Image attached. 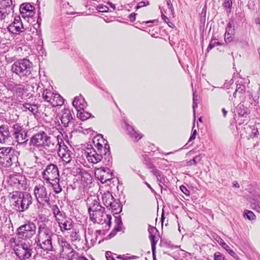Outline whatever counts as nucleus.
Returning a JSON list of instances; mask_svg holds the SVG:
<instances>
[{
    "instance_id": "nucleus-50",
    "label": "nucleus",
    "mask_w": 260,
    "mask_h": 260,
    "mask_svg": "<svg viewBox=\"0 0 260 260\" xmlns=\"http://www.w3.org/2000/svg\"><path fill=\"white\" fill-rule=\"evenodd\" d=\"M223 6L224 8H228L229 9H231L232 7V2L231 0H225L223 4Z\"/></svg>"
},
{
    "instance_id": "nucleus-41",
    "label": "nucleus",
    "mask_w": 260,
    "mask_h": 260,
    "mask_svg": "<svg viewBox=\"0 0 260 260\" xmlns=\"http://www.w3.org/2000/svg\"><path fill=\"white\" fill-rule=\"evenodd\" d=\"M17 26H24L20 16H16L13 22L9 25L7 27H14Z\"/></svg>"
},
{
    "instance_id": "nucleus-29",
    "label": "nucleus",
    "mask_w": 260,
    "mask_h": 260,
    "mask_svg": "<svg viewBox=\"0 0 260 260\" xmlns=\"http://www.w3.org/2000/svg\"><path fill=\"white\" fill-rule=\"evenodd\" d=\"M108 208L114 214H118L122 211V206L120 202L114 200Z\"/></svg>"
},
{
    "instance_id": "nucleus-11",
    "label": "nucleus",
    "mask_w": 260,
    "mask_h": 260,
    "mask_svg": "<svg viewBox=\"0 0 260 260\" xmlns=\"http://www.w3.org/2000/svg\"><path fill=\"white\" fill-rule=\"evenodd\" d=\"M34 193L39 204L43 205H50L49 195L47 194L46 187L43 185L36 186L34 189Z\"/></svg>"
},
{
    "instance_id": "nucleus-38",
    "label": "nucleus",
    "mask_w": 260,
    "mask_h": 260,
    "mask_svg": "<svg viewBox=\"0 0 260 260\" xmlns=\"http://www.w3.org/2000/svg\"><path fill=\"white\" fill-rule=\"evenodd\" d=\"M23 106L26 110H29L34 114H35L38 111V107L36 105H31L26 103L23 104Z\"/></svg>"
},
{
    "instance_id": "nucleus-34",
    "label": "nucleus",
    "mask_w": 260,
    "mask_h": 260,
    "mask_svg": "<svg viewBox=\"0 0 260 260\" xmlns=\"http://www.w3.org/2000/svg\"><path fill=\"white\" fill-rule=\"evenodd\" d=\"M54 93L50 90L46 89L44 90L42 93V97L43 99L48 103H50L52 97H53Z\"/></svg>"
},
{
    "instance_id": "nucleus-52",
    "label": "nucleus",
    "mask_w": 260,
    "mask_h": 260,
    "mask_svg": "<svg viewBox=\"0 0 260 260\" xmlns=\"http://www.w3.org/2000/svg\"><path fill=\"white\" fill-rule=\"evenodd\" d=\"M214 260H223V257L219 252H216L214 255Z\"/></svg>"
},
{
    "instance_id": "nucleus-10",
    "label": "nucleus",
    "mask_w": 260,
    "mask_h": 260,
    "mask_svg": "<svg viewBox=\"0 0 260 260\" xmlns=\"http://www.w3.org/2000/svg\"><path fill=\"white\" fill-rule=\"evenodd\" d=\"M43 178L46 183H48L59 178V172L56 165L51 164L48 165L43 172Z\"/></svg>"
},
{
    "instance_id": "nucleus-59",
    "label": "nucleus",
    "mask_w": 260,
    "mask_h": 260,
    "mask_svg": "<svg viewBox=\"0 0 260 260\" xmlns=\"http://www.w3.org/2000/svg\"><path fill=\"white\" fill-rule=\"evenodd\" d=\"M161 18L166 23H169V19L162 13H161Z\"/></svg>"
},
{
    "instance_id": "nucleus-49",
    "label": "nucleus",
    "mask_w": 260,
    "mask_h": 260,
    "mask_svg": "<svg viewBox=\"0 0 260 260\" xmlns=\"http://www.w3.org/2000/svg\"><path fill=\"white\" fill-rule=\"evenodd\" d=\"M149 5V3L148 2L142 1V2H139L138 4V5L136 7V9L137 10V9H139L143 7L148 6Z\"/></svg>"
},
{
    "instance_id": "nucleus-60",
    "label": "nucleus",
    "mask_w": 260,
    "mask_h": 260,
    "mask_svg": "<svg viewBox=\"0 0 260 260\" xmlns=\"http://www.w3.org/2000/svg\"><path fill=\"white\" fill-rule=\"evenodd\" d=\"M198 107L197 101H193L192 108L193 110L194 115L195 114V108Z\"/></svg>"
},
{
    "instance_id": "nucleus-24",
    "label": "nucleus",
    "mask_w": 260,
    "mask_h": 260,
    "mask_svg": "<svg viewBox=\"0 0 260 260\" xmlns=\"http://www.w3.org/2000/svg\"><path fill=\"white\" fill-rule=\"evenodd\" d=\"M72 104L77 111L83 110V109L87 106V103L81 95L76 96L73 101Z\"/></svg>"
},
{
    "instance_id": "nucleus-43",
    "label": "nucleus",
    "mask_w": 260,
    "mask_h": 260,
    "mask_svg": "<svg viewBox=\"0 0 260 260\" xmlns=\"http://www.w3.org/2000/svg\"><path fill=\"white\" fill-rule=\"evenodd\" d=\"M245 87L242 84L237 85L236 89L233 94V96L235 98L237 94H241L245 92Z\"/></svg>"
},
{
    "instance_id": "nucleus-4",
    "label": "nucleus",
    "mask_w": 260,
    "mask_h": 260,
    "mask_svg": "<svg viewBox=\"0 0 260 260\" xmlns=\"http://www.w3.org/2000/svg\"><path fill=\"white\" fill-rule=\"evenodd\" d=\"M12 71L18 75L24 82H28L29 78H33L31 75L32 64L25 58L15 61L12 66Z\"/></svg>"
},
{
    "instance_id": "nucleus-9",
    "label": "nucleus",
    "mask_w": 260,
    "mask_h": 260,
    "mask_svg": "<svg viewBox=\"0 0 260 260\" xmlns=\"http://www.w3.org/2000/svg\"><path fill=\"white\" fill-rule=\"evenodd\" d=\"M13 135L18 142L20 144H25L28 141L27 131L20 123H15L12 126Z\"/></svg>"
},
{
    "instance_id": "nucleus-13",
    "label": "nucleus",
    "mask_w": 260,
    "mask_h": 260,
    "mask_svg": "<svg viewBox=\"0 0 260 260\" xmlns=\"http://www.w3.org/2000/svg\"><path fill=\"white\" fill-rule=\"evenodd\" d=\"M58 242L60 247V252L62 256H67L69 259L72 260L76 254V252L66 240L58 239Z\"/></svg>"
},
{
    "instance_id": "nucleus-55",
    "label": "nucleus",
    "mask_w": 260,
    "mask_h": 260,
    "mask_svg": "<svg viewBox=\"0 0 260 260\" xmlns=\"http://www.w3.org/2000/svg\"><path fill=\"white\" fill-rule=\"evenodd\" d=\"M115 224H122L121 217L120 216L115 217Z\"/></svg>"
},
{
    "instance_id": "nucleus-61",
    "label": "nucleus",
    "mask_w": 260,
    "mask_h": 260,
    "mask_svg": "<svg viewBox=\"0 0 260 260\" xmlns=\"http://www.w3.org/2000/svg\"><path fill=\"white\" fill-rule=\"evenodd\" d=\"M106 258L107 260H115L113 257H111L109 255L108 252L106 253Z\"/></svg>"
},
{
    "instance_id": "nucleus-54",
    "label": "nucleus",
    "mask_w": 260,
    "mask_h": 260,
    "mask_svg": "<svg viewBox=\"0 0 260 260\" xmlns=\"http://www.w3.org/2000/svg\"><path fill=\"white\" fill-rule=\"evenodd\" d=\"M156 231H157V229L155 227L151 226L149 225V228H148V232L149 233V235H153V233H154V232H156Z\"/></svg>"
},
{
    "instance_id": "nucleus-23",
    "label": "nucleus",
    "mask_w": 260,
    "mask_h": 260,
    "mask_svg": "<svg viewBox=\"0 0 260 260\" xmlns=\"http://www.w3.org/2000/svg\"><path fill=\"white\" fill-rule=\"evenodd\" d=\"M54 238H50V239H45L43 240H36L37 245L44 250L53 251L54 250L52 245V240Z\"/></svg>"
},
{
    "instance_id": "nucleus-45",
    "label": "nucleus",
    "mask_w": 260,
    "mask_h": 260,
    "mask_svg": "<svg viewBox=\"0 0 260 260\" xmlns=\"http://www.w3.org/2000/svg\"><path fill=\"white\" fill-rule=\"evenodd\" d=\"M71 238L72 241H79L80 240V235L79 232L74 231L71 234Z\"/></svg>"
},
{
    "instance_id": "nucleus-39",
    "label": "nucleus",
    "mask_w": 260,
    "mask_h": 260,
    "mask_svg": "<svg viewBox=\"0 0 260 260\" xmlns=\"http://www.w3.org/2000/svg\"><path fill=\"white\" fill-rule=\"evenodd\" d=\"M202 157L203 156L201 154L196 156L192 159L187 162V166H191L192 165H196L198 162L201 160Z\"/></svg>"
},
{
    "instance_id": "nucleus-2",
    "label": "nucleus",
    "mask_w": 260,
    "mask_h": 260,
    "mask_svg": "<svg viewBox=\"0 0 260 260\" xmlns=\"http://www.w3.org/2000/svg\"><path fill=\"white\" fill-rule=\"evenodd\" d=\"M88 210L90 220L94 223L106 224V228H109L111 224V216L105 212V208L99 203L98 197L89 198L87 200Z\"/></svg>"
},
{
    "instance_id": "nucleus-36",
    "label": "nucleus",
    "mask_w": 260,
    "mask_h": 260,
    "mask_svg": "<svg viewBox=\"0 0 260 260\" xmlns=\"http://www.w3.org/2000/svg\"><path fill=\"white\" fill-rule=\"evenodd\" d=\"M149 237L151 241V248L153 253V258L154 259H155L154 252L156 248V245L158 239L154 235H149Z\"/></svg>"
},
{
    "instance_id": "nucleus-64",
    "label": "nucleus",
    "mask_w": 260,
    "mask_h": 260,
    "mask_svg": "<svg viewBox=\"0 0 260 260\" xmlns=\"http://www.w3.org/2000/svg\"><path fill=\"white\" fill-rule=\"evenodd\" d=\"M228 252L232 256H233L234 255L236 254L235 252L233 250H232L231 249H229Z\"/></svg>"
},
{
    "instance_id": "nucleus-15",
    "label": "nucleus",
    "mask_w": 260,
    "mask_h": 260,
    "mask_svg": "<svg viewBox=\"0 0 260 260\" xmlns=\"http://www.w3.org/2000/svg\"><path fill=\"white\" fill-rule=\"evenodd\" d=\"M85 155L90 162L96 164L101 160L103 161L104 156L102 153H100L98 150H95L93 148H88L85 152Z\"/></svg>"
},
{
    "instance_id": "nucleus-27",
    "label": "nucleus",
    "mask_w": 260,
    "mask_h": 260,
    "mask_svg": "<svg viewBox=\"0 0 260 260\" xmlns=\"http://www.w3.org/2000/svg\"><path fill=\"white\" fill-rule=\"evenodd\" d=\"M125 128L127 134L134 140L138 141L142 137L141 134L135 131L133 127L127 123H125Z\"/></svg>"
},
{
    "instance_id": "nucleus-51",
    "label": "nucleus",
    "mask_w": 260,
    "mask_h": 260,
    "mask_svg": "<svg viewBox=\"0 0 260 260\" xmlns=\"http://www.w3.org/2000/svg\"><path fill=\"white\" fill-rule=\"evenodd\" d=\"M167 3L168 7V9H169L171 14L172 15H174V9H173V5L171 3L170 0H168L167 1Z\"/></svg>"
},
{
    "instance_id": "nucleus-31",
    "label": "nucleus",
    "mask_w": 260,
    "mask_h": 260,
    "mask_svg": "<svg viewBox=\"0 0 260 260\" xmlns=\"http://www.w3.org/2000/svg\"><path fill=\"white\" fill-rule=\"evenodd\" d=\"M8 31L14 35H20L25 31L26 28L24 26H17L14 27H7Z\"/></svg>"
},
{
    "instance_id": "nucleus-37",
    "label": "nucleus",
    "mask_w": 260,
    "mask_h": 260,
    "mask_svg": "<svg viewBox=\"0 0 260 260\" xmlns=\"http://www.w3.org/2000/svg\"><path fill=\"white\" fill-rule=\"evenodd\" d=\"M53 213L55 217L56 220L57 221V218L62 219V218H65L63 216V213L60 211L57 206H55L53 208Z\"/></svg>"
},
{
    "instance_id": "nucleus-32",
    "label": "nucleus",
    "mask_w": 260,
    "mask_h": 260,
    "mask_svg": "<svg viewBox=\"0 0 260 260\" xmlns=\"http://www.w3.org/2000/svg\"><path fill=\"white\" fill-rule=\"evenodd\" d=\"M59 178L56 179L55 181H51V182L48 183L51 187H52L54 192L56 193H60L62 190V188L60 187V185L59 183Z\"/></svg>"
},
{
    "instance_id": "nucleus-7",
    "label": "nucleus",
    "mask_w": 260,
    "mask_h": 260,
    "mask_svg": "<svg viewBox=\"0 0 260 260\" xmlns=\"http://www.w3.org/2000/svg\"><path fill=\"white\" fill-rule=\"evenodd\" d=\"M32 249L29 242H21L14 247V250L20 260H26L31 257L33 252Z\"/></svg>"
},
{
    "instance_id": "nucleus-6",
    "label": "nucleus",
    "mask_w": 260,
    "mask_h": 260,
    "mask_svg": "<svg viewBox=\"0 0 260 260\" xmlns=\"http://www.w3.org/2000/svg\"><path fill=\"white\" fill-rule=\"evenodd\" d=\"M98 142L94 144L95 146L100 153H102L104 156L103 163L106 166H110L112 164V157L110 151V146L107 144V141L104 140L102 136L94 137L93 142L95 143V141Z\"/></svg>"
},
{
    "instance_id": "nucleus-40",
    "label": "nucleus",
    "mask_w": 260,
    "mask_h": 260,
    "mask_svg": "<svg viewBox=\"0 0 260 260\" xmlns=\"http://www.w3.org/2000/svg\"><path fill=\"white\" fill-rule=\"evenodd\" d=\"M250 207L252 209L260 213V201L253 199L251 202Z\"/></svg>"
},
{
    "instance_id": "nucleus-21",
    "label": "nucleus",
    "mask_w": 260,
    "mask_h": 260,
    "mask_svg": "<svg viewBox=\"0 0 260 260\" xmlns=\"http://www.w3.org/2000/svg\"><path fill=\"white\" fill-rule=\"evenodd\" d=\"M34 7L29 4H23L20 7V12L23 18L31 17L34 14Z\"/></svg>"
},
{
    "instance_id": "nucleus-57",
    "label": "nucleus",
    "mask_w": 260,
    "mask_h": 260,
    "mask_svg": "<svg viewBox=\"0 0 260 260\" xmlns=\"http://www.w3.org/2000/svg\"><path fill=\"white\" fill-rule=\"evenodd\" d=\"M137 14L133 13L129 15V18L131 22H134L136 20V16Z\"/></svg>"
},
{
    "instance_id": "nucleus-56",
    "label": "nucleus",
    "mask_w": 260,
    "mask_h": 260,
    "mask_svg": "<svg viewBox=\"0 0 260 260\" xmlns=\"http://www.w3.org/2000/svg\"><path fill=\"white\" fill-rule=\"evenodd\" d=\"M122 224H116L113 232H118L121 230Z\"/></svg>"
},
{
    "instance_id": "nucleus-22",
    "label": "nucleus",
    "mask_w": 260,
    "mask_h": 260,
    "mask_svg": "<svg viewBox=\"0 0 260 260\" xmlns=\"http://www.w3.org/2000/svg\"><path fill=\"white\" fill-rule=\"evenodd\" d=\"M235 34V26L233 21H230L227 24L224 34V40L226 43H230L233 41Z\"/></svg>"
},
{
    "instance_id": "nucleus-26",
    "label": "nucleus",
    "mask_w": 260,
    "mask_h": 260,
    "mask_svg": "<svg viewBox=\"0 0 260 260\" xmlns=\"http://www.w3.org/2000/svg\"><path fill=\"white\" fill-rule=\"evenodd\" d=\"M6 88L10 91L15 92L16 93L22 94L24 86L20 84H15L14 83H8L6 85Z\"/></svg>"
},
{
    "instance_id": "nucleus-62",
    "label": "nucleus",
    "mask_w": 260,
    "mask_h": 260,
    "mask_svg": "<svg viewBox=\"0 0 260 260\" xmlns=\"http://www.w3.org/2000/svg\"><path fill=\"white\" fill-rule=\"evenodd\" d=\"M145 184L147 185V186L151 190V191L153 192L154 191V189L151 187L150 185L148 184L147 182H145Z\"/></svg>"
},
{
    "instance_id": "nucleus-48",
    "label": "nucleus",
    "mask_w": 260,
    "mask_h": 260,
    "mask_svg": "<svg viewBox=\"0 0 260 260\" xmlns=\"http://www.w3.org/2000/svg\"><path fill=\"white\" fill-rule=\"evenodd\" d=\"M250 128L251 129V135L254 137H257L259 135V132L257 128H255L254 126H252V127H250Z\"/></svg>"
},
{
    "instance_id": "nucleus-42",
    "label": "nucleus",
    "mask_w": 260,
    "mask_h": 260,
    "mask_svg": "<svg viewBox=\"0 0 260 260\" xmlns=\"http://www.w3.org/2000/svg\"><path fill=\"white\" fill-rule=\"evenodd\" d=\"M17 26H24L20 16H16L13 22L9 25L7 27H14Z\"/></svg>"
},
{
    "instance_id": "nucleus-30",
    "label": "nucleus",
    "mask_w": 260,
    "mask_h": 260,
    "mask_svg": "<svg viewBox=\"0 0 260 260\" xmlns=\"http://www.w3.org/2000/svg\"><path fill=\"white\" fill-rule=\"evenodd\" d=\"M102 199L104 205L108 208L113 202L114 198L110 192H107L103 194Z\"/></svg>"
},
{
    "instance_id": "nucleus-25",
    "label": "nucleus",
    "mask_w": 260,
    "mask_h": 260,
    "mask_svg": "<svg viewBox=\"0 0 260 260\" xmlns=\"http://www.w3.org/2000/svg\"><path fill=\"white\" fill-rule=\"evenodd\" d=\"M10 137V133L7 125L0 126V143H4Z\"/></svg>"
},
{
    "instance_id": "nucleus-28",
    "label": "nucleus",
    "mask_w": 260,
    "mask_h": 260,
    "mask_svg": "<svg viewBox=\"0 0 260 260\" xmlns=\"http://www.w3.org/2000/svg\"><path fill=\"white\" fill-rule=\"evenodd\" d=\"M63 103V99L60 94L54 93L49 104H50L53 107H57L62 105Z\"/></svg>"
},
{
    "instance_id": "nucleus-5",
    "label": "nucleus",
    "mask_w": 260,
    "mask_h": 260,
    "mask_svg": "<svg viewBox=\"0 0 260 260\" xmlns=\"http://www.w3.org/2000/svg\"><path fill=\"white\" fill-rule=\"evenodd\" d=\"M19 152L12 147H2L0 148V165L7 168L13 165L17 166Z\"/></svg>"
},
{
    "instance_id": "nucleus-16",
    "label": "nucleus",
    "mask_w": 260,
    "mask_h": 260,
    "mask_svg": "<svg viewBox=\"0 0 260 260\" xmlns=\"http://www.w3.org/2000/svg\"><path fill=\"white\" fill-rule=\"evenodd\" d=\"M12 10V0H0V22L4 20Z\"/></svg>"
},
{
    "instance_id": "nucleus-19",
    "label": "nucleus",
    "mask_w": 260,
    "mask_h": 260,
    "mask_svg": "<svg viewBox=\"0 0 260 260\" xmlns=\"http://www.w3.org/2000/svg\"><path fill=\"white\" fill-rule=\"evenodd\" d=\"M57 222L62 232L71 230L73 228V222L70 218L65 217L62 219L57 218Z\"/></svg>"
},
{
    "instance_id": "nucleus-20",
    "label": "nucleus",
    "mask_w": 260,
    "mask_h": 260,
    "mask_svg": "<svg viewBox=\"0 0 260 260\" xmlns=\"http://www.w3.org/2000/svg\"><path fill=\"white\" fill-rule=\"evenodd\" d=\"M95 175L103 183L107 182V181H110L111 177V174L106 172V169L104 168L96 169Z\"/></svg>"
},
{
    "instance_id": "nucleus-46",
    "label": "nucleus",
    "mask_w": 260,
    "mask_h": 260,
    "mask_svg": "<svg viewBox=\"0 0 260 260\" xmlns=\"http://www.w3.org/2000/svg\"><path fill=\"white\" fill-rule=\"evenodd\" d=\"M215 240L222 246L223 248H225V247H229V246L224 243L223 240L219 236H216Z\"/></svg>"
},
{
    "instance_id": "nucleus-12",
    "label": "nucleus",
    "mask_w": 260,
    "mask_h": 260,
    "mask_svg": "<svg viewBox=\"0 0 260 260\" xmlns=\"http://www.w3.org/2000/svg\"><path fill=\"white\" fill-rule=\"evenodd\" d=\"M56 237V235L46 223H41L39 224L36 240L50 239V238H55Z\"/></svg>"
},
{
    "instance_id": "nucleus-44",
    "label": "nucleus",
    "mask_w": 260,
    "mask_h": 260,
    "mask_svg": "<svg viewBox=\"0 0 260 260\" xmlns=\"http://www.w3.org/2000/svg\"><path fill=\"white\" fill-rule=\"evenodd\" d=\"M244 216L250 220H254L256 218L254 214L251 211L246 210L243 214Z\"/></svg>"
},
{
    "instance_id": "nucleus-63",
    "label": "nucleus",
    "mask_w": 260,
    "mask_h": 260,
    "mask_svg": "<svg viewBox=\"0 0 260 260\" xmlns=\"http://www.w3.org/2000/svg\"><path fill=\"white\" fill-rule=\"evenodd\" d=\"M222 112L223 113V115L224 117H225L228 113L227 111L224 108H222Z\"/></svg>"
},
{
    "instance_id": "nucleus-3",
    "label": "nucleus",
    "mask_w": 260,
    "mask_h": 260,
    "mask_svg": "<svg viewBox=\"0 0 260 260\" xmlns=\"http://www.w3.org/2000/svg\"><path fill=\"white\" fill-rule=\"evenodd\" d=\"M9 197L13 209L19 212L27 210L32 202L31 195L27 192L15 191L10 193Z\"/></svg>"
},
{
    "instance_id": "nucleus-8",
    "label": "nucleus",
    "mask_w": 260,
    "mask_h": 260,
    "mask_svg": "<svg viewBox=\"0 0 260 260\" xmlns=\"http://www.w3.org/2000/svg\"><path fill=\"white\" fill-rule=\"evenodd\" d=\"M36 229L34 222L28 221L17 229L16 235L18 238L30 239L35 234Z\"/></svg>"
},
{
    "instance_id": "nucleus-1",
    "label": "nucleus",
    "mask_w": 260,
    "mask_h": 260,
    "mask_svg": "<svg viewBox=\"0 0 260 260\" xmlns=\"http://www.w3.org/2000/svg\"><path fill=\"white\" fill-rule=\"evenodd\" d=\"M58 144V137H51L45 132L40 131L30 138L28 150L38 159L37 155H44L56 152Z\"/></svg>"
},
{
    "instance_id": "nucleus-14",
    "label": "nucleus",
    "mask_w": 260,
    "mask_h": 260,
    "mask_svg": "<svg viewBox=\"0 0 260 260\" xmlns=\"http://www.w3.org/2000/svg\"><path fill=\"white\" fill-rule=\"evenodd\" d=\"M61 145V142H59V144L57 147V150L58 155L61 158L62 160L66 164L71 162L72 159V153L68 149V147L64 144Z\"/></svg>"
},
{
    "instance_id": "nucleus-53",
    "label": "nucleus",
    "mask_w": 260,
    "mask_h": 260,
    "mask_svg": "<svg viewBox=\"0 0 260 260\" xmlns=\"http://www.w3.org/2000/svg\"><path fill=\"white\" fill-rule=\"evenodd\" d=\"M180 189L181 190L186 196H189V190L187 189V188L183 186V185H181L180 186Z\"/></svg>"
},
{
    "instance_id": "nucleus-18",
    "label": "nucleus",
    "mask_w": 260,
    "mask_h": 260,
    "mask_svg": "<svg viewBox=\"0 0 260 260\" xmlns=\"http://www.w3.org/2000/svg\"><path fill=\"white\" fill-rule=\"evenodd\" d=\"M62 114L60 118L61 123L63 126L67 127L69 126V123L73 122V115H74L73 112L68 108H64L61 111Z\"/></svg>"
},
{
    "instance_id": "nucleus-58",
    "label": "nucleus",
    "mask_w": 260,
    "mask_h": 260,
    "mask_svg": "<svg viewBox=\"0 0 260 260\" xmlns=\"http://www.w3.org/2000/svg\"><path fill=\"white\" fill-rule=\"evenodd\" d=\"M99 11L102 12H107L108 10V7L106 6H100L99 8Z\"/></svg>"
},
{
    "instance_id": "nucleus-33",
    "label": "nucleus",
    "mask_w": 260,
    "mask_h": 260,
    "mask_svg": "<svg viewBox=\"0 0 260 260\" xmlns=\"http://www.w3.org/2000/svg\"><path fill=\"white\" fill-rule=\"evenodd\" d=\"M77 117L82 121L88 119L91 116V114L84 111V109L81 111H77Z\"/></svg>"
},
{
    "instance_id": "nucleus-35",
    "label": "nucleus",
    "mask_w": 260,
    "mask_h": 260,
    "mask_svg": "<svg viewBox=\"0 0 260 260\" xmlns=\"http://www.w3.org/2000/svg\"><path fill=\"white\" fill-rule=\"evenodd\" d=\"M236 111L240 116L244 117L247 114V108L241 104L238 105Z\"/></svg>"
},
{
    "instance_id": "nucleus-17",
    "label": "nucleus",
    "mask_w": 260,
    "mask_h": 260,
    "mask_svg": "<svg viewBox=\"0 0 260 260\" xmlns=\"http://www.w3.org/2000/svg\"><path fill=\"white\" fill-rule=\"evenodd\" d=\"M150 172L155 176L161 190H162L163 189H166L168 184L169 180L164 174L161 171L156 168L152 169Z\"/></svg>"
},
{
    "instance_id": "nucleus-47",
    "label": "nucleus",
    "mask_w": 260,
    "mask_h": 260,
    "mask_svg": "<svg viewBox=\"0 0 260 260\" xmlns=\"http://www.w3.org/2000/svg\"><path fill=\"white\" fill-rule=\"evenodd\" d=\"M219 44V43L218 42H216L215 40H212L210 42V43L207 48V51H209V50H211V49L214 48L216 45H218Z\"/></svg>"
}]
</instances>
